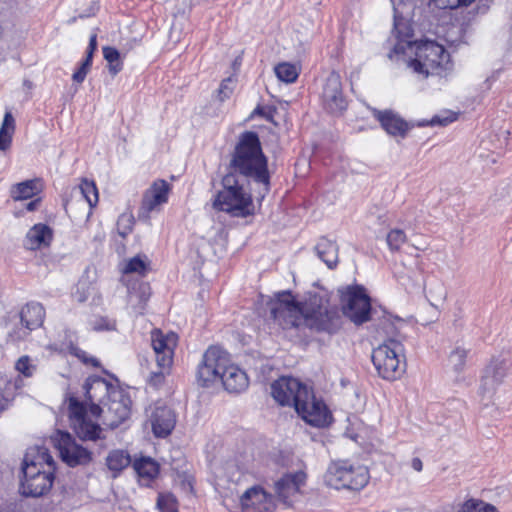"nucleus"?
<instances>
[{"label":"nucleus","instance_id":"obj_1","mask_svg":"<svg viewBox=\"0 0 512 512\" xmlns=\"http://www.w3.org/2000/svg\"><path fill=\"white\" fill-rule=\"evenodd\" d=\"M267 304L270 318L284 330L304 325L312 331L334 335L342 328L339 309L325 305L323 297L318 294L310 295L305 302H300L290 290H284L277 292Z\"/></svg>","mask_w":512,"mask_h":512},{"label":"nucleus","instance_id":"obj_2","mask_svg":"<svg viewBox=\"0 0 512 512\" xmlns=\"http://www.w3.org/2000/svg\"><path fill=\"white\" fill-rule=\"evenodd\" d=\"M199 386L209 388L220 383L231 394L244 392L249 386L246 372L231 362L229 354L219 346H210L203 354L196 374Z\"/></svg>","mask_w":512,"mask_h":512},{"label":"nucleus","instance_id":"obj_3","mask_svg":"<svg viewBox=\"0 0 512 512\" xmlns=\"http://www.w3.org/2000/svg\"><path fill=\"white\" fill-rule=\"evenodd\" d=\"M228 172L263 186L264 193L270 190L268 159L263 152L257 132L244 131L231 153Z\"/></svg>","mask_w":512,"mask_h":512},{"label":"nucleus","instance_id":"obj_4","mask_svg":"<svg viewBox=\"0 0 512 512\" xmlns=\"http://www.w3.org/2000/svg\"><path fill=\"white\" fill-rule=\"evenodd\" d=\"M45 450L35 456L26 454L21 462L19 493L24 497L38 498L46 495L55 480L56 463Z\"/></svg>","mask_w":512,"mask_h":512},{"label":"nucleus","instance_id":"obj_5","mask_svg":"<svg viewBox=\"0 0 512 512\" xmlns=\"http://www.w3.org/2000/svg\"><path fill=\"white\" fill-rule=\"evenodd\" d=\"M245 181L244 178L227 172L222 177V189L215 195L213 208L233 217L253 215V199L251 193L244 188Z\"/></svg>","mask_w":512,"mask_h":512},{"label":"nucleus","instance_id":"obj_6","mask_svg":"<svg viewBox=\"0 0 512 512\" xmlns=\"http://www.w3.org/2000/svg\"><path fill=\"white\" fill-rule=\"evenodd\" d=\"M367 466L355 464L347 459L331 460L323 475L324 484L336 490H361L369 482Z\"/></svg>","mask_w":512,"mask_h":512},{"label":"nucleus","instance_id":"obj_7","mask_svg":"<svg viewBox=\"0 0 512 512\" xmlns=\"http://www.w3.org/2000/svg\"><path fill=\"white\" fill-rule=\"evenodd\" d=\"M371 358L379 376L385 380H395L405 371L404 346L394 338L373 349Z\"/></svg>","mask_w":512,"mask_h":512},{"label":"nucleus","instance_id":"obj_8","mask_svg":"<svg viewBox=\"0 0 512 512\" xmlns=\"http://www.w3.org/2000/svg\"><path fill=\"white\" fill-rule=\"evenodd\" d=\"M415 57L409 61V67L423 77L437 74L446 70L449 64V54L445 48L435 41H424L416 44Z\"/></svg>","mask_w":512,"mask_h":512},{"label":"nucleus","instance_id":"obj_9","mask_svg":"<svg viewBox=\"0 0 512 512\" xmlns=\"http://www.w3.org/2000/svg\"><path fill=\"white\" fill-rule=\"evenodd\" d=\"M371 112L388 135L400 138H405L407 133L415 126H446L456 120V114L451 112L446 117L435 115L429 121L422 120L417 123L404 120L398 113L390 109L379 110L372 108Z\"/></svg>","mask_w":512,"mask_h":512},{"label":"nucleus","instance_id":"obj_10","mask_svg":"<svg viewBox=\"0 0 512 512\" xmlns=\"http://www.w3.org/2000/svg\"><path fill=\"white\" fill-rule=\"evenodd\" d=\"M342 315L355 326H361L372 318L371 297L360 284L348 285L339 290Z\"/></svg>","mask_w":512,"mask_h":512},{"label":"nucleus","instance_id":"obj_11","mask_svg":"<svg viewBox=\"0 0 512 512\" xmlns=\"http://www.w3.org/2000/svg\"><path fill=\"white\" fill-rule=\"evenodd\" d=\"M132 401L128 393L121 389L112 390V396L100 407L103 425L114 429L128 419Z\"/></svg>","mask_w":512,"mask_h":512},{"label":"nucleus","instance_id":"obj_12","mask_svg":"<svg viewBox=\"0 0 512 512\" xmlns=\"http://www.w3.org/2000/svg\"><path fill=\"white\" fill-rule=\"evenodd\" d=\"M271 394L280 405H293L295 408L301 399L310 397V390L296 378L281 377L272 383Z\"/></svg>","mask_w":512,"mask_h":512},{"label":"nucleus","instance_id":"obj_13","mask_svg":"<svg viewBox=\"0 0 512 512\" xmlns=\"http://www.w3.org/2000/svg\"><path fill=\"white\" fill-rule=\"evenodd\" d=\"M321 103L324 110L332 115H341L348 107V101L343 93L339 73L332 71L325 79L321 92Z\"/></svg>","mask_w":512,"mask_h":512},{"label":"nucleus","instance_id":"obj_14","mask_svg":"<svg viewBox=\"0 0 512 512\" xmlns=\"http://www.w3.org/2000/svg\"><path fill=\"white\" fill-rule=\"evenodd\" d=\"M295 410L297 414L309 425L314 427H326L332 421V415L326 404L317 399L310 390L308 399H301L296 404Z\"/></svg>","mask_w":512,"mask_h":512},{"label":"nucleus","instance_id":"obj_15","mask_svg":"<svg viewBox=\"0 0 512 512\" xmlns=\"http://www.w3.org/2000/svg\"><path fill=\"white\" fill-rule=\"evenodd\" d=\"M394 10V23L392 30V49L388 53V57L393 59L395 56L404 55L407 49L412 50L417 42L413 41L414 31L407 19L402 17L395 6V1L390 0Z\"/></svg>","mask_w":512,"mask_h":512},{"label":"nucleus","instance_id":"obj_16","mask_svg":"<svg viewBox=\"0 0 512 512\" xmlns=\"http://www.w3.org/2000/svg\"><path fill=\"white\" fill-rule=\"evenodd\" d=\"M119 386L107 381L100 376H90L86 379L83 389L85 391L86 402L90 405V412L98 417L101 412L100 407L112 396V390Z\"/></svg>","mask_w":512,"mask_h":512},{"label":"nucleus","instance_id":"obj_17","mask_svg":"<svg viewBox=\"0 0 512 512\" xmlns=\"http://www.w3.org/2000/svg\"><path fill=\"white\" fill-rule=\"evenodd\" d=\"M306 482L307 474L303 469L286 473L275 482V493L283 504L291 506L299 500Z\"/></svg>","mask_w":512,"mask_h":512},{"label":"nucleus","instance_id":"obj_18","mask_svg":"<svg viewBox=\"0 0 512 512\" xmlns=\"http://www.w3.org/2000/svg\"><path fill=\"white\" fill-rule=\"evenodd\" d=\"M511 364L509 359L500 355L492 357L489 364L484 368L481 376L480 392L483 395L493 394L504 378L508 375Z\"/></svg>","mask_w":512,"mask_h":512},{"label":"nucleus","instance_id":"obj_19","mask_svg":"<svg viewBox=\"0 0 512 512\" xmlns=\"http://www.w3.org/2000/svg\"><path fill=\"white\" fill-rule=\"evenodd\" d=\"M176 342L177 335L175 333L164 335L160 330L152 332L151 345L159 368H170L172 365Z\"/></svg>","mask_w":512,"mask_h":512},{"label":"nucleus","instance_id":"obj_20","mask_svg":"<svg viewBox=\"0 0 512 512\" xmlns=\"http://www.w3.org/2000/svg\"><path fill=\"white\" fill-rule=\"evenodd\" d=\"M242 512H274L273 496L262 487L253 486L247 489L240 498Z\"/></svg>","mask_w":512,"mask_h":512},{"label":"nucleus","instance_id":"obj_21","mask_svg":"<svg viewBox=\"0 0 512 512\" xmlns=\"http://www.w3.org/2000/svg\"><path fill=\"white\" fill-rule=\"evenodd\" d=\"M170 185L165 180L155 181L143 195L139 217L148 219L150 213L168 200Z\"/></svg>","mask_w":512,"mask_h":512},{"label":"nucleus","instance_id":"obj_22","mask_svg":"<svg viewBox=\"0 0 512 512\" xmlns=\"http://www.w3.org/2000/svg\"><path fill=\"white\" fill-rule=\"evenodd\" d=\"M153 434L165 438L171 434L176 424L175 412L168 406H156L150 416Z\"/></svg>","mask_w":512,"mask_h":512},{"label":"nucleus","instance_id":"obj_23","mask_svg":"<svg viewBox=\"0 0 512 512\" xmlns=\"http://www.w3.org/2000/svg\"><path fill=\"white\" fill-rule=\"evenodd\" d=\"M314 251L317 257L325 263L329 269L333 270L337 267L339 262V246L336 241L322 236L314 246Z\"/></svg>","mask_w":512,"mask_h":512},{"label":"nucleus","instance_id":"obj_24","mask_svg":"<svg viewBox=\"0 0 512 512\" xmlns=\"http://www.w3.org/2000/svg\"><path fill=\"white\" fill-rule=\"evenodd\" d=\"M133 468L138 475L139 483L146 487L150 486L160 472V465L150 457L135 459Z\"/></svg>","mask_w":512,"mask_h":512},{"label":"nucleus","instance_id":"obj_25","mask_svg":"<svg viewBox=\"0 0 512 512\" xmlns=\"http://www.w3.org/2000/svg\"><path fill=\"white\" fill-rule=\"evenodd\" d=\"M44 317V307L38 302H29L20 311L21 324L29 331L40 327Z\"/></svg>","mask_w":512,"mask_h":512},{"label":"nucleus","instance_id":"obj_26","mask_svg":"<svg viewBox=\"0 0 512 512\" xmlns=\"http://www.w3.org/2000/svg\"><path fill=\"white\" fill-rule=\"evenodd\" d=\"M43 183L40 178L25 180L13 184L10 188V197L14 201L26 200L42 191Z\"/></svg>","mask_w":512,"mask_h":512},{"label":"nucleus","instance_id":"obj_27","mask_svg":"<svg viewBox=\"0 0 512 512\" xmlns=\"http://www.w3.org/2000/svg\"><path fill=\"white\" fill-rule=\"evenodd\" d=\"M130 464L131 456L128 454V450H111L106 457V465L113 472L114 478Z\"/></svg>","mask_w":512,"mask_h":512},{"label":"nucleus","instance_id":"obj_28","mask_svg":"<svg viewBox=\"0 0 512 512\" xmlns=\"http://www.w3.org/2000/svg\"><path fill=\"white\" fill-rule=\"evenodd\" d=\"M73 428L78 438L83 441H94L100 438L102 431L100 425L90 419L82 422H74Z\"/></svg>","mask_w":512,"mask_h":512},{"label":"nucleus","instance_id":"obj_29","mask_svg":"<svg viewBox=\"0 0 512 512\" xmlns=\"http://www.w3.org/2000/svg\"><path fill=\"white\" fill-rule=\"evenodd\" d=\"M27 238L35 247L49 245L52 240V230L46 224H36L29 230Z\"/></svg>","mask_w":512,"mask_h":512},{"label":"nucleus","instance_id":"obj_30","mask_svg":"<svg viewBox=\"0 0 512 512\" xmlns=\"http://www.w3.org/2000/svg\"><path fill=\"white\" fill-rule=\"evenodd\" d=\"M63 462L70 467L84 465L91 461L90 450H58Z\"/></svg>","mask_w":512,"mask_h":512},{"label":"nucleus","instance_id":"obj_31","mask_svg":"<svg viewBox=\"0 0 512 512\" xmlns=\"http://www.w3.org/2000/svg\"><path fill=\"white\" fill-rule=\"evenodd\" d=\"M50 443L53 448H84L75 442L74 437L67 431L56 430L50 436Z\"/></svg>","mask_w":512,"mask_h":512},{"label":"nucleus","instance_id":"obj_32","mask_svg":"<svg viewBox=\"0 0 512 512\" xmlns=\"http://www.w3.org/2000/svg\"><path fill=\"white\" fill-rule=\"evenodd\" d=\"M469 351V349L462 346H456L450 352L448 363L454 372L461 373L464 370Z\"/></svg>","mask_w":512,"mask_h":512},{"label":"nucleus","instance_id":"obj_33","mask_svg":"<svg viewBox=\"0 0 512 512\" xmlns=\"http://www.w3.org/2000/svg\"><path fill=\"white\" fill-rule=\"evenodd\" d=\"M277 78L285 83H293L299 76V71L294 64L282 62L274 68Z\"/></svg>","mask_w":512,"mask_h":512},{"label":"nucleus","instance_id":"obj_34","mask_svg":"<svg viewBox=\"0 0 512 512\" xmlns=\"http://www.w3.org/2000/svg\"><path fill=\"white\" fill-rule=\"evenodd\" d=\"M22 380L20 378L16 379L15 381H8L3 389L1 390L0 396V409L3 410L6 408V406L11 402L16 394L17 391L22 387Z\"/></svg>","mask_w":512,"mask_h":512},{"label":"nucleus","instance_id":"obj_35","mask_svg":"<svg viewBox=\"0 0 512 512\" xmlns=\"http://www.w3.org/2000/svg\"><path fill=\"white\" fill-rule=\"evenodd\" d=\"M151 296V289L148 283H140L137 288H132L129 292V301H138L139 310H143Z\"/></svg>","mask_w":512,"mask_h":512},{"label":"nucleus","instance_id":"obj_36","mask_svg":"<svg viewBox=\"0 0 512 512\" xmlns=\"http://www.w3.org/2000/svg\"><path fill=\"white\" fill-rule=\"evenodd\" d=\"M68 410L72 425H74V422H82L89 419L85 404L80 402L77 398H70Z\"/></svg>","mask_w":512,"mask_h":512},{"label":"nucleus","instance_id":"obj_37","mask_svg":"<svg viewBox=\"0 0 512 512\" xmlns=\"http://www.w3.org/2000/svg\"><path fill=\"white\" fill-rule=\"evenodd\" d=\"M79 189L81 191V194L86 199L90 207H93L98 202V190L93 181H89L87 179H84Z\"/></svg>","mask_w":512,"mask_h":512},{"label":"nucleus","instance_id":"obj_38","mask_svg":"<svg viewBox=\"0 0 512 512\" xmlns=\"http://www.w3.org/2000/svg\"><path fill=\"white\" fill-rule=\"evenodd\" d=\"M148 270V263L139 255L130 258L125 267L123 273L131 274L137 273L139 275H145Z\"/></svg>","mask_w":512,"mask_h":512},{"label":"nucleus","instance_id":"obj_39","mask_svg":"<svg viewBox=\"0 0 512 512\" xmlns=\"http://www.w3.org/2000/svg\"><path fill=\"white\" fill-rule=\"evenodd\" d=\"M157 508L160 512H178V501L172 493H160Z\"/></svg>","mask_w":512,"mask_h":512},{"label":"nucleus","instance_id":"obj_40","mask_svg":"<svg viewBox=\"0 0 512 512\" xmlns=\"http://www.w3.org/2000/svg\"><path fill=\"white\" fill-rule=\"evenodd\" d=\"M387 245L391 251H398L406 241V234L401 229H392L387 234Z\"/></svg>","mask_w":512,"mask_h":512},{"label":"nucleus","instance_id":"obj_41","mask_svg":"<svg viewBox=\"0 0 512 512\" xmlns=\"http://www.w3.org/2000/svg\"><path fill=\"white\" fill-rule=\"evenodd\" d=\"M15 369L24 377H32L37 369L36 365L32 364L29 356H21L15 363Z\"/></svg>","mask_w":512,"mask_h":512},{"label":"nucleus","instance_id":"obj_42","mask_svg":"<svg viewBox=\"0 0 512 512\" xmlns=\"http://www.w3.org/2000/svg\"><path fill=\"white\" fill-rule=\"evenodd\" d=\"M92 62L93 58L85 56L79 68L73 73L72 80L77 83H82L91 69Z\"/></svg>","mask_w":512,"mask_h":512},{"label":"nucleus","instance_id":"obj_43","mask_svg":"<svg viewBox=\"0 0 512 512\" xmlns=\"http://www.w3.org/2000/svg\"><path fill=\"white\" fill-rule=\"evenodd\" d=\"M234 82L235 80L232 77H227L223 79L218 88V99L223 102L228 99L234 90Z\"/></svg>","mask_w":512,"mask_h":512},{"label":"nucleus","instance_id":"obj_44","mask_svg":"<svg viewBox=\"0 0 512 512\" xmlns=\"http://www.w3.org/2000/svg\"><path fill=\"white\" fill-rule=\"evenodd\" d=\"M440 9H457L461 6H468L474 0H430Z\"/></svg>","mask_w":512,"mask_h":512},{"label":"nucleus","instance_id":"obj_45","mask_svg":"<svg viewBox=\"0 0 512 512\" xmlns=\"http://www.w3.org/2000/svg\"><path fill=\"white\" fill-rule=\"evenodd\" d=\"M93 330L95 331H112L116 328V323L107 317H99L93 321Z\"/></svg>","mask_w":512,"mask_h":512},{"label":"nucleus","instance_id":"obj_46","mask_svg":"<svg viewBox=\"0 0 512 512\" xmlns=\"http://www.w3.org/2000/svg\"><path fill=\"white\" fill-rule=\"evenodd\" d=\"M14 130H15V120H14L11 112L8 111L4 115L3 122L0 127V133L3 135L6 134V135L12 136Z\"/></svg>","mask_w":512,"mask_h":512},{"label":"nucleus","instance_id":"obj_47","mask_svg":"<svg viewBox=\"0 0 512 512\" xmlns=\"http://www.w3.org/2000/svg\"><path fill=\"white\" fill-rule=\"evenodd\" d=\"M103 57L108 63L120 61V52L111 46L103 47Z\"/></svg>","mask_w":512,"mask_h":512},{"label":"nucleus","instance_id":"obj_48","mask_svg":"<svg viewBox=\"0 0 512 512\" xmlns=\"http://www.w3.org/2000/svg\"><path fill=\"white\" fill-rule=\"evenodd\" d=\"M481 501L470 499L463 503L457 512H479Z\"/></svg>","mask_w":512,"mask_h":512},{"label":"nucleus","instance_id":"obj_49","mask_svg":"<svg viewBox=\"0 0 512 512\" xmlns=\"http://www.w3.org/2000/svg\"><path fill=\"white\" fill-rule=\"evenodd\" d=\"M75 355L85 364H91L94 367L99 366V361L94 357H89L87 353L81 349H76Z\"/></svg>","mask_w":512,"mask_h":512},{"label":"nucleus","instance_id":"obj_50","mask_svg":"<svg viewBox=\"0 0 512 512\" xmlns=\"http://www.w3.org/2000/svg\"><path fill=\"white\" fill-rule=\"evenodd\" d=\"M96 50H97V35L92 34L89 38V44L86 49V56L93 58Z\"/></svg>","mask_w":512,"mask_h":512},{"label":"nucleus","instance_id":"obj_51","mask_svg":"<svg viewBox=\"0 0 512 512\" xmlns=\"http://www.w3.org/2000/svg\"><path fill=\"white\" fill-rule=\"evenodd\" d=\"M164 380L163 372H152L149 378V383L155 387L159 386Z\"/></svg>","mask_w":512,"mask_h":512},{"label":"nucleus","instance_id":"obj_52","mask_svg":"<svg viewBox=\"0 0 512 512\" xmlns=\"http://www.w3.org/2000/svg\"><path fill=\"white\" fill-rule=\"evenodd\" d=\"M123 69V63L117 61L114 63H108V71L112 76L117 75Z\"/></svg>","mask_w":512,"mask_h":512},{"label":"nucleus","instance_id":"obj_53","mask_svg":"<svg viewBox=\"0 0 512 512\" xmlns=\"http://www.w3.org/2000/svg\"><path fill=\"white\" fill-rule=\"evenodd\" d=\"M12 141L11 135L1 134L0 133V150L4 151L6 150Z\"/></svg>","mask_w":512,"mask_h":512},{"label":"nucleus","instance_id":"obj_54","mask_svg":"<svg viewBox=\"0 0 512 512\" xmlns=\"http://www.w3.org/2000/svg\"><path fill=\"white\" fill-rule=\"evenodd\" d=\"M40 202H41L40 198L30 201L29 203L26 204V210L30 211V212L35 211L39 207Z\"/></svg>","mask_w":512,"mask_h":512},{"label":"nucleus","instance_id":"obj_55","mask_svg":"<svg viewBox=\"0 0 512 512\" xmlns=\"http://www.w3.org/2000/svg\"><path fill=\"white\" fill-rule=\"evenodd\" d=\"M479 512H499L493 505L484 503L481 501L480 511Z\"/></svg>","mask_w":512,"mask_h":512},{"label":"nucleus","instance_id":"obj_56","mask_svg":"<svg viewBox=\"0 0 512 512\" xmlns=\"http://www.w3.org/2000/svg\"><path fill=\"white\" fill-rule=\"evenodd\" d=\"M411 465L414 470L418 472L422 471V461L419 458H414L411 462Z\"/></svg>","mask_w":512,"mask_h":512},{"label":"nucleus","instance_id":"obj_57","mask_svg":"<svg viewBox=\"0 0 512 512\" xmlns=\"http://www.w3.org/2000/svg\"><path fill=\"white\" fill-rule=\"evenodd\" d=\"M253 114H257V115L265 116L264 108H263V107H261V106H257V107L255 108V110L253 111Z\"/></svg>","mask_w":512,"mask_h":512},{"label":"nucleus","instance_id":"obj_58","mask_svg":"<svg viewBox=\"0 0 512 512\" xmlns=\"http://www.w3.org/2000/svg\"><path fill=\"white\" fill-rule=\"evenodd\" d=\"M23 86H24L26 89L30 90V89H32V87H33V83H32V81H30V80H28V79H25V80L23 81Z\"/></svg>","mask_w":512,"mask_h":512},{"label":"nucleus","instance_id":"obj_59","mask_svg":"<svg viewBox=\"0 0 512 512\" xmlns=\"http://www.w3.org/2000/svg\"><path fill=\"white\" fill-rule=\"evenodd\" d=\"M131 231V228H128L127 230H122V231H119V234L122 236V237H125L129 232Z\"/></svg>","mask_w":512,"mask_h":512}]
</instances>
